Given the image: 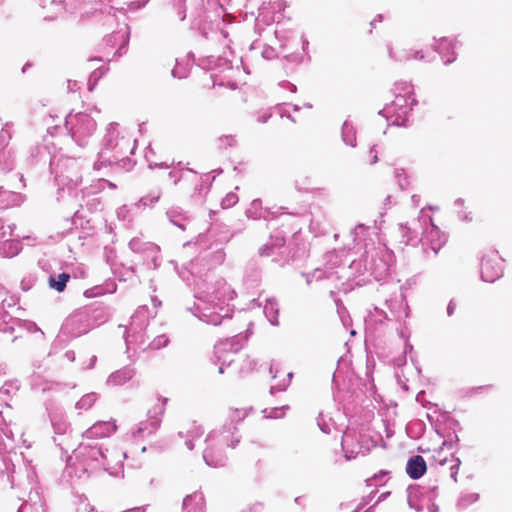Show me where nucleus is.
I'll use <instances>...</instances> for the list:
<instances>
[{"instance_id": "obj_1", "label": "nucleus", "mask_w": 512, "mask_h": 512, "mask_svg": "<svg viewBox=\"0 0 512 512\" xmlns=\"http://www.w3.org/2000/svg\"><path fill=\"white\" fill-rule=\"evenodd\" d=\"M126 453L118 450H108L97 441L84 440L73 451V463L67 467L68 474L81 479L99 471H105L111 476L123 473V459ZM72 460V458H70Z\"/></svg>"}, {"instance_id": "obj_2", "label": "nucleus", "mask_w": 512, "mask_h": 512, "mask_svg": "<svg viewBox=\"0 0 512 512\" xmlns=\"http://www.w3.org/2000/svg\"><path fill=\"white\" fill-rule=\"evenodd\" d=\"M119 124L111 122L105 129L102 139V147L98 152V159L94 163V169L100 170L103 166H117L129 170L132 166L127 153L133 151L130 138L120 135Z\"/></svg>"}, {"instance_id": "obj_3", "label": "nucleus", "mask_w": 512, "mask_h": 512, "mask_svg": "<svg viewBox=\"0 0 512 512\" xmlns=\"http://www.w3.org/2000/svg\"><path fill=\"white\" fill-rule=\"evenodd\" d=\"M51 173L55 174V181L59 186L57 192L58 201H66L67 204L74 206H82L79 203V196L82 194L77 188L82 182V174L80 167L75 159L61 158L57 161L50 160Z\"/></svg>"}, {"instance_id": "obj_4", "label": "nucleus", "mask_w": 512, "mask_h": 512, "mask_svg": "<svg viewBox=\"0 0 512 512\" xmlns=\"http://www.w3.org/2000/svg\"><path fill=\"white\" fill-rule=\"evenodd\" d=\"M400 229L407 244L419 241L422 243L425 253L429 248L436 256L446 243V236L432 222V218L424 213L423 209L417 220H414L409 226L401 224Z\"/></svg>"}, {"instance_id": "obj_5", "label": "nucleus", "mask_w": 512, "mask_h": 512, "mask_svg": "<svg viewBox=\"0 0 512 512\" xmlns=\"http://www.w3.org/2000/svg\"><path fill=\"white\" fill-rule=\"evenodd\" d=\"M222 6L218 0H195L190 12L192 28L198 29L203 37L212 41L227 40V32L214 29L213 18L221 17Z\"/></svg>"}, {"instance_id": "obj_6", "label": "nucleus", "mask_w": 512, "mask_h": 512, "mask_svg": "<svg viewBox=\"0 0 512 512\" xmlns=\"http://www.w3.org/2000/svg\"><path fill=\"white\" fill-rule=\"evenodd\" d=\"M195 298L197 300L211 301L217 304L225 316H232L233 308L229 302L234 299L235 292L223 278L214 279L212 275H206L196 284Z\"/></svg>"}, {"instance_id": "obj_7", "label": "nucleus", "mask_w": 512, "mask_h": 512, "mask_svg": "<svg viewBox=\"0 0 512 512\" xmlns=\"http://www.w3.org/2000/svg\"><path fill=\"white\" fill-rule=\"evenodd\" d=\"M394 253L385 245L378 244L366 247L364 254L359 260V265L363 267V273L372 276L376 281L386 280L393 270Z\"/></svg>"}, {"instance_id": "obj_8", "label": "nucleus", "mask_w": 512, "mask_h": 512, "mask_svg": "<svg viewBox=\"0 0 512 512\" xmlns=\"http://www.w3.org/2000/svg\"><path fill=\"white\" fill-rule=\"evenodd\" d=\"M105 321L106 317L102 309L86 308L70 315L64 321L61 334L69 338H77Z\"/></svg>"}, {"instance_id": "obj_9", "label": "nucleus", "mask_w": 512, "mask_h": 512, "mask_svg": "<svg viewBox=\"0 0 512 512\" xmlns=\"http://www.w3.org/2000/svg\"><path fill=\"white\" fill-rule=\"evenodd\" d=\"M65 128L78 146L85 147L97 130V121L87 112L70 111L65 117Z\"/></svg>"}, {"instance_id": "obj_10", "label": "nucleus", "mask_w": 512, "mask_h": 512, "mask_svg": "<svg viewBox=\"0 0 512 512\" xmlns=\"http://www.w3.org/2000/svg\"><path fill=\"white\" fill-rule=\"evenodd\" d=\"M417 104L415 98H409L401 93H396L394 100L387 104L379 114L384 116L391 125L406 126L413 105Z\"/></svg>"}, {"instance_id": "obj_11", "label": "nucleus", "mask_w": 512, "mask_h": 512, "mask_svg": "<svg viewBox=\"0 0 512 512\" xmlns=\"http://www.w3.org/2000/svg\"><path fill=\"white\" fill-rule=\"evenodd\" d=\"M247 416V412L243 409H230L227 421L222 429L210 432L206 437V442L218 439L219 443L235 448L240 442V438L236 437L237 424Z\"/></svg>"}, {"instance_id": "obj_12", "label": "nucleus", "mask_w": 512, "mask_h": 512, "mask_svg": "<svg viewBox=\"0 0 512 512\" xmlns=\"http://www.w3.org/2000/svg\"><path fill=\"white\" fill-rule=\"evenodd\" d=\"M371 446H373L372 440L366 435L347 430L342 436L341 447L346 460L355 459L359 455H366Z\"/></svg>"}, {"instance_id": "obj_13", "label": "nucleus", "mask_w": 512, "mask_h": 512, "mask_svg": "<svg viewBox=\"0 0 512 512\" xmlns=\"http://www.w3.org/2000/svg\"><path fill=\"white\" fill-rule=\"evenodd\" d=\"M246 342L247 336L241 333L231 338L218 341L214 346L215 363L230 366L234 361L233 355L239 352Z\"/></svg>"}, {"instance_id": "obj_14", "label": "nucleus", "mask_w": 512, "mask_h": 512, "mask_svg": "<svg viewBox=\"0 0 512 512\" xmlns=\"http://www.w3.org/2000/svg\"><path fill=\"white\" fill-rule=\"evenodd\" d=\"M193 306L187 307V311L191 312L200 321L210 325L217 326L221 324L223 319H230L232 316H225L224 311H220L216 303L211 301L197 300Z\"/></svg>"}, {"instance_id": "obj_15", "label": "nucleus", "mask_w": 512, "mask_h": 512, "mask_svg": "<svg viewBox=\"0 0 512 512\" xmlns=\"http://www.w3.org/2000/svg\"><path fill=\"white\" fill-rule=\"evenodd\" d=\"M503 259L497 250H489L481 257V279L493 283L503 276Z\"/></svg>"}, {"instance_id": "obj_16", "label": "nucleus", "mask_w": 512, "mask_h": 512, "mask_svg": "<svg viewBox=\"0 0 512 512\" xmlns=\"http://www.w3.org/2000/svg\"><path fill=\"white\" fill-rule=\"evenodd\" d=\"M167 398L159 399L158 402L148 410L147 420L141 421L134 435L146 437L154 434L160 427L162 417L165 413Z\"/></svg>"}, {"instance_id": "obj_17", "label": "nucleus", "mask_w": 512, "mask_h": 512, "mask_svg": "<svg viewBox=\"0 0 512 512\" xmlns=\"http://www.w3.org/2000/svg\"><path fill=\"white\" fill-rule=\"evenodd\" d=\"M385 306L390 312L389 317L394 321L401 322L409 316V307L402 292L392 294L385 300Z\"/></svg>"}, {"instance_id": "obj_18", "label": "nucleus", "mask_w": 512, "mask_h": 512, "mask_svg": "<svg viewBox=\"0 0 512 512\" xmlns=\"http://www.w3.org/2000/svg\"><path fill=\"white\" fill-rule=\"evenodd\" d=\"M274 33L276 39L279 41V46L282 52L297 47L299 44H302V49L305 51L309 45V42L304 35H301L298 39L297 34L293 31L276 29Z\"/></svg>"}, {"instance_id": "obj_19", "label": "nucleus", "mask_w": 512, "mask_h": 512, "mask_svg": "<svg viewBox=\"0 0 512 512\" xmlns=\"http://www.w3.org/2000/svg\"><path fill=\"white\" fill-rule=\"evenodd\" d=\"M117 429L112 421H98L83 433V438L87 441H96L98 438L109 437Z\"/></svg>"}, {"instance_id": "obj_20", "label": "nucleus", "mask_w": 512, "mask_h": 512, "mask_svg": "<svg viewBox=\"0 0 512 512\" xmlns=\"http://www.w3.org/2000/svg\"><path fill=\"white\" fill-rule=\"evenodd\" d=\"M285 245V236L282 231H276L271 234L269 241L262 245L258 253L261 257L274 256L280 253Z\"/></svg>"}, {"instance_id": "obj_21", "label": "nucleus", "mask_w": 512, "mask_h": 512, "mask_svg": "<svg viewBox=\"0 0 512 512\" xmlns=\"http://www.w3.org/2000/svg\"><path fill=\"white\" fill-rule=\"evenodd\" d=\"M456 42L443 37L435 45L434 50L440 55L443 63L449 65L456 60Z\"/></svg>"}, {"instance_id": "obj_22", "label": "nucleus", "mask_w": 512, "mask_h": 512, "mask_svg": "<svg viewBox=\"0 0 512 512\" xmlns=\"http://www.w3.org/2000/svg\"><path fill=\"white\" fill-rule=\"evenodd\" d=\"M47 411L54 433L58 436H64L69 429V423L66 420L63 410L58 407L47 406Z\"/></svg>"}, {"instance_id": "obj_23", "label": "nucleus", "mask_w": 512, "mask_h": 512, "mask_svg": "<svg viewBox=\"0 0 512 512\" xmlns=\"http://www.w3.org/2000/svg\"><path fill=\"white\" fill-rule=\"evenodd\" d=\"M182 512H206L203 493L195 491L186 495L182 502Z\"/></svg>"}, {"instance_id": "obj_24", "label": "nucleus", "mask_w": 512, "mask_h": 512, "mask_svg": "<svg viewBox=\"0 0 512 512\" xmlns=\"http://www.w3.org/2000/svg\"><path fill=\"white\" fill-rule=\"evenodd\" d=\"M426 471L427 464L422 456L415 455L408 459L406 465V473L411 479L417 480L421 478L426 473Z\"/></svg>"}, {"instance_id": "obj_25", "label": "nucleus", "mask_w": 512, "mask_h": 512, "mask_svg": "<svg viewBox=\"0 0 512 512\" xmlns=\"http://www.w3.org/2000/svg\"><path fill=\"white\" fill-rule=\"evenodd\" d=\"M147 339L146 331H125V343L128 351L130 349L134 351L137 349L145 350Z\"/></svg>"}, {"instance_id": "obj_26", "label": "nucleus", "mask_w": 512, "mask_h": 512, "mask_svg": "<svg viewBox=\"0 0 512 512\" xmlns=\"http://www.w3.org/2000/svg\"><path fill=\"white\" fill-rule=\"evenodd\" d=\"M135 375L134 368L125 366L109 375L107 378V385L110 386H122L130 381Z\"/></svg>"}, {"instance_id": "obj_27", "label": "nucleus", "mask_w": 512, "mask_h": 512, "mask_svg": "<svg viewBox=\"0 0 512 512\" xmlns=\"http://www.w3.org/2000/svg\"><path fill=\"white\" fill-rule=\"evenodd\" d=\"M203 460L208 466L218 468L226 465L227 457L222 450L207 447L203 452Z\"/></svg>"}, {"instance_id": "obj_28", "label": "nucleus", "mask_w": 512, "mask_h": 512, "mask_svg": "<svg viewBox=\"0 0 512 512\" xmlns=\"http://www.w3.org/2000/svg\"><path fill=\"white\" fill-rule=\"evenodd\" d=\"M203 433H204V429L200 425H197L194 422V423H192L191 427L187 431H185V432L180 431L178 433V435L181 438H185V446L189 450H192L194 448V441L196 439L201 438Z\"/></svg>"}, {"instance_id": "obj_29", "label": "nucleus", "mask_w": 512, "mask_h": 512, "mask_svg": "<svg viewBox=\"0 0 512 512\" xmlns=\"http://www.w3.org/2000/svg\"><path fill=\"white\" fill-rule=\"evenodd\" d=\"M387 321H392V318L382 309L375 307L373 311H370L366 319V327L369 329L371 326H383Z\"/></svg>"}, {"instance_id": "obj_30", "label": "nucleus", "mask_w": 512, "mask_h": 512, "mask_svg": "<svg viewBox=\"0 0 512 512\" xmlns=\"http://www.w3.org/2000/svg\"><path fill=\"white\" fill-rule=\"evenodd\" d=\"M129 248L137 253L142 255L144 252H149L150 254L156 251V244L152 242L143 241L139 237H134L129 242Z\"/></svg>"}, {"instance_id": "obj_31", "label": "nucleus", "mask_w": 512, "mask_h": 512, "mask_svg": "<svg viewBox=\"0 0 512 512\" xmlns=\"http://www.w3.org/2000/svg\"><path fill=\"white\" fill-rule=\"evenodd\" d=\"M263 311H264L266 318L272 325L277 326L279 324V322H278L279 305L275 298H268L266 300Z\"/></svg>"}, {"instance_id": "obj_32", "label": "nucleus", "mask_w": 512, "mask_h": 512, "mask_svg": "<svg viewBox=\"0 0 512 512\" xmlns=\"http://www.w3.org/2000/svg\"><path fill=\"white\" fill-rule=\"evenodd\" d=\"M268 211L262 207L260 199H254L246 210V216L253 220L266 219Z\"/></svg>"}, {"instance_id": "obj_33", "label": "nucleus", "mask_w": 512, "mask_h": 512, "mask_svg": "<svg viewBox=\"0 0 512 512\" xmlns=\"http://www.w3.org/2000/svg\"><path fill=\"white\" fill-rule=\"evenodd\" d=\"M341 136L342 141L350 146L355 147L356 146V129L354 125L349 121L346 120L341 128Z\"/></svg>"}, {"instance_id": "obj_34", "label": "nucleus", "mask_w": 512, "mask_h": 512, "mask_svg": "<svg viewBox=\"0 0 512 512\" xmlns=\"http://www.w3.org/2000/svg\"><path fill=\"white\" fill-rule=\"evenodd\" d=\"M19 318H14L8 315L7 312H0V332L4 334H13L18 329Z\"/></svg>"}, {"instance_id": "obj_35", "label": "nucleus", "mask_w": 512, "mask_h": 512, "mask_svg": "<svg viewBox=\"0 0 512 512\" xmlns=\"http://www.w3.org/2000/svg\"><path fill=\"white\" fill-rule=\"evenodd\" d=\"M186 0H168L167 9L170 14L178 17L179 21L186 19Z\"/></svg>"}, {"instance_id": "obj_36", "label": "nucleus", "mask_w": 512, "mask_h": 512, "mask_svg": "<svg viewBox=\"0 0 512 512\" xmlns=\"http://www.w3.org/2000/svg\"><path fill=\"white\" fill-rule=\"evenodd\" d=\"M387 51L389 58L395 62H405L412 59L411 49L402 48L395 50L391 44H387Z\"/></svg>"}, {"instance_id": "obj_37", "label": "nucleus", "mask_w": 512, "mask_h": 512, "mask_svg": "<svg viewBox=\"0 0 512 512\" xmlns=\"http://www.w3.org/2000/svg\"><path fill=\"white\" fill-rule=\"evenodd\" d=\"M70 279V274L63 272L60 274H53L49 276V286L52 289H55L58 292H62L65 290L67 282Z\"/></svg>"}, {"instance_id": "obj_38", "label": "nucleus", "mask_w": 512, "mask_h": 512, "mask_svg": "<svg viewBox=\"0 0 512 512\" xmlns=\"http://www.w3.org/2000/svg\"><path fill=\"white\" fill-rule=\"evenodd\" d=\"M166 215L172 224L179 227L181 230L186 229L187 217L181 210L172 208L166 212Z\"/></svg>"}, {"instance_id": "obj_39", "label": "nucleus", "mask_w": 512, "mask_h": 512, "mask_svg": "<svg viewBox=\"0 0 512 512\" xmlns=\"http://www.w3.org/2000/svg\"><path fill=\"white\" fill-rule=\"evenodd\" d=\"M47 156V148L44 145L36 144L29 148L28 151V160L31 164H35L40 160L46 158Z\"/></svg>"}, {"instance_id": "obj_40", "label": "nucleus", "mask_w": 512, "mask_h": 512, "mask_svg": "<svg viewBox=\"0 0 512 512\" xmlns=\"http://www.w3.org/2000/svg\"><path fill=\"white\" fill-rule=\"evenodd\" d=\"M150 318V311L147 306H140L132 315L130 323H135L140 326H148Z\"/></svg>"}, {"instance_id": "obj_41", "label": "nucleus", "mask_w": 512, "mask_h": 512, "mask_svg": "<svg viewBox=\"0 0 512 512\" xmlns=\"http://www.w3.org/2000/svg\"><path fill=\"white\" fill-rule=\"evenodd\" d=\"M0 165L3 171L9 172L15 166L14 157L10 150H0Z\"/></svg>"}, {"instance_id": "obj_42", "label": "nucleus", "mask_w": 512, "mask_h": 512, "mask_svg": "<svg viewBox=\"0 0 512 512\" xmlns=\"http://www.w3.org/2000/svg\"><path fill=\"white\" fill-rule=\"evenodd\" d=\"M98 394L95 392H90L84 396L76 403L75 407L79 410H88L93 404L97 401Z\"/></svg>"}, {"instance_id": "obj_43", "label": "nucleus", "mask_w": 512, "mask_h": 512, "mask_svg": "<svg viewBox=\"0 0 512 512\" xmlns=\"http://www.w3.org/2000/svg\"><path fill=\"white\" fill-rule=\"evenodd\" d=\"M479 500V494L478 493H470V492H464V493H461L458 501H457V506L460 508V509H465L467 508L469 505L477 502Z\"/></svg>"}, {"instance_id": "obj_44", "label": "nucleus", "mask_w": 512, "mask_h": 512, "mask_svg": "<svg viewBox=\"0 0 512 512\" xmlns=\"http://www.w3.org/2000/svg\"><path fill=\"white\" fill-rule=\"evenodd\" d=\"M394 177L401 190H407L410 187V177L404 169L397 168L394 171Z\"/></svg>"}, {"instance_id": "obj_45", "label": "nucleus", "mask_w": 512, "mask_h": 512, "mask_svg": "<svg viewBox=\"0 0 512 512\" xmlns=\"http://www.w3.org/2000/svg\"><path fill=\"white\" fill-rule=\"evenodd\" d=\"M161 194V189L151 191L147 195L140 198L138 205L143 207L151 206L159 201Z\"/></svg>"}, {"instance_id": "obj_46", "label": "nucleus", "mask_w": 512, "mask_h": 512, "mask_svg": "<svg viewBox=\"0 0 512 512\" xmlns=\"http://www.w3.org/2000/svg\"><path fill=\"white\" fill-rule=\"evenodd\" d=\"M401 93L409 98H414L413 95V86L411 83L406 81L396 82L394 85V94Z\"/></svg>"}, {"instance_id": "obj_47", "label": "nucleus", "mask_w": 512, "mask_h": 512, "mask_svg": "<svg viewBox=\"0 0 512 512\" xmlns=\"http://www.w3.org/2000/svg\"><path fill=\"white\" fill-rule=\"evenodd\" d=\"M159 252H160V249L156 245V251L155 252H153L151 254L149 252H144L142 254L143 259H144V261L146 262V265L149 268L156 269L160 265V263H159Z\"/></svg>"}, {"instance_id": "obj_48", "label": "nucleus", "mask_w": 512, "mask_h": 512, "mask_svg": "<svg viewBox=\"0 0 512 512\" xmlns=\"http://www.w3.org/2000/svg\"><path fill=\"white\" fill-rule=\"evenodd\" d=\"M38 379H39L38 375H33L31 378V386L33 389H39L42 392L52 390V389H54V386H55V388H59L61 386L59 383L54 384V383H51L48 381H45L42 384H39Z\"/></svg>"}, {"instance_id": "obj_49", "label": "nucleus", "mask_w": 512, "mask_h": 512, "mask_svg": "<svg viewBox=\"0 0 512 512\" xmlns=\"http://www.w3.org/2000/svg\"><path fill=\"white\" fill-rule=\"evenodd\" d=\"M17 195L13 192L0 190V208H7L13 205L16 201Z\"/></svg>"}, {"instance_id": "obj_50", "label": "nucleus", "mask_w": 512, "mask_h": 512, "mask_svg": "<svg viewBox=\"0 0 512 512\" xmlns=\"http://www.w3.org/2000/svg\"><path fill=\"white\" fill-rule=\"evenodd\" d=\"M15 323L18 324V329H24L29 333L40 332L41 334H43V332L35 322L19 319V321H15Z\"/></svg>"}, {"instance_id": "obj_51", "label": "nucleus", "mask_w": 512, "mask_h": 512, "mask_svg": "<svg viewBox=\"0 0 512 512\" xmlns=\"http://www.w3.org/2000/svg\"><path fill=\"white\" fill-rule=\"evenodd\" d=\"M292 377H293V373L292 372L287 373V379H283L278 384L271 386L270 393L272 395H274L277 392L285 391L287 389V387L290 385Z\"/></svg>"}, {"instance_id": "obj_52", "label": "nucleus", "mask_w": 512, "mask_h": 512, "mask_svg": "<svg viewBox=\"0 0 512 512\" xmlns=\"http://www.w3.org/2000/svg\"><path fill=\"white\" fill-rule=\"evenodd\" d=\"M317 425L323 433L329 434L331 432L333 422L331 418L326 419L325 416L320 413L317 417Z\"/></svg>"}, {"instance_id": "obj_53", "label": "nucleus", "mask_w": 512, "mask_h": 512, "mask_svg": "<svg viewBox=\"0 0 512 512\" xmlns=\"http://www.w3.org/2000/svg\"><path fill=\"white\" fill-rule=\"evenodd\" d=\"M189 68L187 65H182L178 60H176V65L172 70V76L174 78L183 79L188 76Z\"/></svg>"}, {"instance_id": "obj_54", "label": "nucleus", "mask_w": 512, "mask_h": 512, "mask_svg": "<svg viewBox=\"0 0 512 512\" xmlns=\"http://www.w3.org/2000/svg\"><path fill=\"white\" fill-rule=\"evenodd\" d=\"M11 138H12L11 131H10L8 125H6L5 127H3L0 130V147H1V150H7L6 147L8 146Z\"/></svg>"}, {"instance_id": "obj_55", "label": "nucleus", "mask_w": 512, "mask_h": 512, "mask_svg": "<svg viewBox=\"0 0 512 512\" xmlns=\"http://www.w3.org/2000/svg\"><path fill=\"white\" fill-rule=\"evenodd\" d=\"M169 342V339L166 335H159L155 337L148 345L147 347H150L151 349L158 350L160 348L165 347Z\"/></svg>"}, {"instance_id": "obj_56", "label": "nucleus", "mask_w": 512, "mask_h": 512, "mask_svg": "<svg viewBox=\"0 0 512 512\" xmlns=\"http://www.w3.org/2000/svg\"><path fill=\"white\" fill-rule=\"evenodd\" d=\"M237 144V140L233 135H224L218 138V146L222 149L233 147Z\"/></svg>"}, {"instance_id": "obj_57", "label": "nucleus", "mask_w": 512, "mask_h": 512, "mask_svg": "<svg viewBox=\"0 0 512 512\" xmlns=\"http://www.w3.org/2000/svg\"><path fill=\"white\" fill-rule=\"evenodd\" d=\"M264 503L260 501H254L246 504L241 508L240 512H263L264 511Z\"/></svg>"}, {"instance_id": "obj_58", "label": "nucleus", "mask_w": 512, "mask_h": 512, "mask_svg": "<svg viewBox=\"0 0 512 512\" xmlns=\"http://www.w3.org/2000/svg\"><path fill=\"white\" fill-rule=\"evenodd\" d=\"M398 334L400 338L404 339L405 341V347H404V353H411L413 351V346L408 342L409 333L406 328H397Z\"/></svg>"}, {"instance_id": "obj_59", "label": "nucleus", "mask_w": 512, "mask_h": 512, "mask_svg": "<svg viewBox=\"0 0 512 512\" xmlns=\"http://www.w3.org/2000/svg\"><path fill=\"white\" fill-rule=\"evenodd\" d=\"M237 201L238 196L235 193L230 192L222 199L221 206L222 208L227 209L234 206Z\"/></svg>"}, {"instance_id": "obj_60", "label": "nucleus", "mask_w": 512, "mask_h": 512, "mask_svg": "<svg viewBox=\"0 0 512 512\" xmlns=\"http://www.w3.org/2000/svg\"><path fill=\"white\" fill-rule=\"evenodd\" d=\"M225 252L223 249H217L212 254L211 265H220L224 262Z\"/></svg>"}, {"instance_id": "obj_61", "label": "nucleus", "mask_w": 512, "mask_h": 512, "mask_svg": "<svg viewBox=\"0 0 512 512\" xmlns=\"http://www.w3.org/2000/svg\"><path fill=\"white\" fill-rule=\"evenodd\" d=\"M261 54H262V57L267 60H271V59L278 57V53L276 52V50L273 47L268 46V45L263 47Z\"/></svg>"}, {"instance_id": "obj_62", "label": "nucleus", "mask_w": 512, "mask_h": 512, "mask_svg": "<svg viewBox=\"0 0 512 512\" xmlns=\"http://www.w3.org/2000/svg\"><path fill=\"white\" fill-rule=\"evenodd\" d=\"M454 462L455 463L450 467V476L455 482H457V475L461 465V460L458 457H455Z\"/></svg>"}, {"instance_id": "obj_63", "label": "nucleus", "mask_w": 512, "mask_h": 512, "mask_svg": "<svg viewBox=\"0 0 512 512\" xmlns=\"http://www.w3.org/2000/svg\"><path fill=\"white\" fill-rule=\"evenodd\" d=\"M12 235V229L10 226L5 227L4 222L0 219V240L6 239L8 241V237Z\"/></svg>"}, {"instance_id": "obj_64", "label": "nucleus", "mask_w": 512, "mask_h": 512, "mask_svg": "<svg viewBox=\"0 0 512 512\" xmlns=\"http://www.w3.org/2000/svg\"><path fill=\"white\" fill-rule=\"evenodd\" d=\"M459 442V437L456 434L449 435L447 439L443 441L442 447L453 448L455 444Z\"/></svg>"}]
</instances>
